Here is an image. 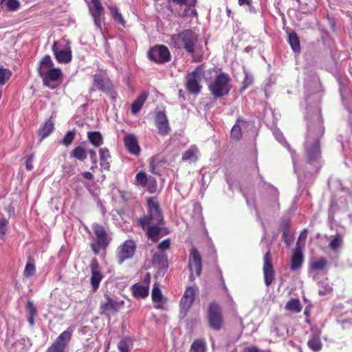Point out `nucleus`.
<instances>
[{"label": "nucleus", "instance_id": "32", "mask_svg": "<svg viewBox=\"0 0 352 352\" xmlns=\"http://www.w3.org/2000/svg\"><path fill=\"white\" fill-rule=\"evenodd\" d=\"M288 42L295 52H299L300 50V40L295 32H292L288 35Z\"/></svg>", "mask_w": 352, "mask_h": 352}, {"label": "nucleus", "instance_id": "55", "mask_svg": "<svg viewBox=\"0 0 352 352\" xmlns=\"http://www.w3.org/2000/svg\"><path fill=\"white\" fill-rule=\"evenodd\" d=\"M187 15H189L190 16L197 17L198 14H197V10L194 8V7L192 8H190V7H189L188 9H186L184 11L183 16H187Z\"/></svg>", "mask_w": 352, "mask_h": 352}, {"label": "nucleus", "instance_id": "22", "mask_svg": "<svg viewBox=\"0 0 352 352\" xmlns=\"http://www.w3.org/2000/svg\"><path fill=\"white\" fill-rule=\"evenodd\" d=\"M307 345L312 352H320L323 349V343L321 340V331L311 335L307 340Z\"/></svg>", "mask_w": 352, "mask_h": 352}, {"label": "nucleus", "instance_id": "27", "mask_svg": "<svg viewBox=\"0 0 352 352\" xmlns=\"http://www.w3.org/2000/svg\"><path fill=\"white\" fill-rule=\"evenodd\" d=\"M153 263L159 268L166 269L168 267L167 256L164 253H155L153 256Z\"/></svg>", "mask_w": 352, "mask_h": 352}, {"label": "nucleus", "instance_id": "43", "mask_svg": "<svg viewBox=\"0 0 352 352\" xmlns=\"http://www.w3.org/2000/svg\"><path fill=\"white\" fill-rule=\"evenodd\" d=\"M147 191L151 194L155 193L157 191V183L156 179L153 177H150L148 182L146 184Z\"/></svg>", "mask_w": 352, "mask_h": 352}, {"label": "nucleus", "instance_id": "12", "mask_svg": "<svg viewBox=\"0 0 352 352\" xmlns=\"http://www.w3.org/2000/svg\"><path fill=\"white\" fill-rule=\"evenodd\" d=\"M90 267L91 272L90 283L93 290L95 292L99 287L100 283L104 276L102 272L101 267L96 258L91 260Z\"/></svg>", "mask_w": 352, "mask_h": 352}, {"label": "nucleus", "instance_id": "19", "mask_svg": "<svg viewBox=\"0 0 352 352\" xmlns=\"http://www.w3.org/2000/svg\"><path fill=\"white\" fill-rule=\"evenodd\" d=\"M124 144L127 151L134 155H139L140 147L136 137L133 134H127L124 137Z\"/></svg>", "mask_w": 352, "mask_h": 352}, {"label": "nucleus", "instance_id": "20", "mask_svg": "<svg viewBox=\"0 0 352 352\" xmlns=\"http://www.w3.org/2000/svg\"><path fill=\"white\" fill-rule=\"evenodd\" d=\"M107 296V302H103L100 305L101 313L110 314L117 311L123 305V302H118L116 300Z\"/></svg>", "mask_w": 352, "mask_h": 352}, {"label": "nucleus", "instance_id": "50", "mask_svg": "<svg viewBox=\"0 0 352 352\" xmlns=\"http://www.w3.org/2000/svg\"><path fill=\"white\" fill-rule=\"evenodd\" d=\"M118 348L120 352H129V340L127 338H124L120 340L118 344Z\"/></svg>", "mask_w": 352, "mask_h": 352}, {"label": "nucleus", "instance_id": "15", "mask_svg": "<svg viewBox=\"0 0 352 352\" xmlns=\"http://www.w3.org/2000/svg\"><path fill=\"white\" fill-rule=\"evenodd\" d=\"M71 338V333L65 331L56 338L46 352H63Z\"/></svg>", "mask_w": 352, "mask_h": 352}, {"label": "nucleus", "instance_id": "49", "mask_svg": "<svg viewBox=\"0 0 352 352\" xmlns=\"http://www.w3.org/2000/svg\"><path fill=\"white\" fill-rule=\"evenodd\" d=\"M252 83H253L252 76L246 73L245 76L243 81V86L241 89V91L245 90L248 87H249L250 85H252Z\"/></svg>", "mask_w": 352, "mask_h": 352}, {"label": "nucleus", "instance_id": "2", "mask_svg": "<svg viewBox=\"0 0 352 352\" xmlns=\"http://www.w3.org/2000/svg\"><path fill=\"white\" fill-rule=\"evenodd\" d=\"M199 35L191 29H186L170 38V45L177 49H184L189 54H194Z\"/></svg>", "mask_w": 352, "mask_h": 352}, {"label": "nucleus", "instance_id": "39", "mask_svg": "<svg viewBox=\"0 0 352 352\" xmlns=\"http://www.w3.org/2000/svg\"><path fill=\"white\" fill-rule=\"evenodd\" d=\"M327 265V260L324 257H320L317 261L311 263V267L314 270H322Z\"/></svg>", "mask_w": 352, "mask_h": 352}, {"label": "nucleus", "instance_id": "48", "mask_svg": "<svg viewBox=\"0 0 352 352\" xmlns=\"http://www.w3.org/2000/svg\"><path fill=\"white\" fill-rule=\"evenodd\" d=\"M6 5L10 11H16L20 7V3L17 0H7Z\"/></svg>", "mask_w": 352, "mask_h": 352}, {"label": "nucleus", "instance_id": "24", "mask_svg": "<svg viewBox=\"0 0 352 352\" xmlns=\"http://www.w3.org/2000/svg\"><path fill=\"white\" fill-rule=\"evenodd\" d=\"M198 153L199 149L197 146L191 145L188 150L183 153L182 160L195 162L198 159Z\"/></svg>", "mask_w": 352, "mask_h": 352}, {"label": "nucleus", "instance_id": "45", "mask_svg": "<svg viewBox=\"0 0 352 352\" xmlns=\"http://www.w3.org/2000/svg\"><path fill=\"white\" fill-rule=\"evenodd\" d=\"M75 137V132L74 131H68L63 139L62 140L61 143L65 146H68L72 144Z\"/></svg>", "mask_w": 352, "mask_h": 352}, {"label": "nucleus", "instance_id": "63", "mask_svg": "<svg viewBox=\"0 0 352 352\" xmlns=\"http://www.w3.org/2000/svg\"><path fill=\"white\" fill-rule=\"evenodd\" d=\"M304 314L308 318L309 316V309L307 307L305 309Z\"/></svg>", "mask_w": 352, "mask_h": 352}, {"label": "nucleus", "instance_id": "60", "mask_svg": "<svg viewBox=\"0 0 352 352\" xmlns=\"http://www.w3.org/2000/svg\"><path fill=\"white\" fill-rule=\"evenodd\" d=\"M172 1L176 4L184 5L186 3L187 0H172ZM195 3L196 0H193V3L195 4Z\"/></svg>", "mask_w": 352, "mask_h": 352}, {"label": "nucleus", "instance_id": "35", "mask_svg": "<svg viewBox=\"0 0 352 352\" xmlns=\"http://www.w3.org/2000/svg\"><path fill=\"white\" fill-rule=\"evenodd\" d=\"M89 143L96 147H99L103 144V138L98 131L89 132Z\"/></svg>", "mask_w": 352, "mask_h": 352}, {"label": "nucleus", "instance_id": "36", "mask_svg": "<svg viewBox=\"0 0 352 352\" xmlns=\"http://www.w3.org/2000/svg\"><path fill=\"white\" fill-rule=\"evenodd\" d=\"M240 122H243L242 119L241 118H238L236 120V124H235L231 131H230V137L232 139L234 140H239L242 138V131H241V126H239V124L238 123H239Z\"/></svg>", "mask_w": 352, "mask_h": 352}, {"label": "nucleus", "instance_id": "16", "mask_svg": "<svg viewBox=\"0 0 352 352\" xmlns=\"http://www.w3.org/2000/svg\"><path fill=\"white\" fill-rule=\"evenodd\" d=\"M306 155L309 164H313L320 158V141L318 139L308 142L306 146Z\"/></svg>", "mask_w": 352, "mask_h": 352}, {"label": "nucleus", "instance_id": "17", "mask_svg": "<svg viewBox=\"0 0 352 352\" xmlns=\"http://www.w3.org/2000/svg\"><path fill=\"white\" fill-rule=\"evenodd\" d=\"M52 51L56 60L60 63H68L72 60V51L69 48L61 49L60 43L55 41L52 46Z\"/></svg>", "mask_w": 352, "mask_h": 352}, {"label": "nucleus", "instance_id": "42", "mask_svg": "<svg viewBox=\"0 0 352 352\" xmlns=\"http://www.w3.org/2000/svg\"><path fill=\"white\" fill-rule=\"evenodd\" d=\"M151 296L152 300L154 302H160L162 300L163 296L160 289L156 285V284L153 286Z\"/></svg>", "mask_w": 352, "mask_h": 352}, {"label": "nucleus", "instance_id": "10", "mask_svg": "<svg viewBox=\"0 0 352 352\" xmlns=\"http://www.w3.org/2000/svg\"><path fill=\"white\" fill-rule=\"evenodd\" d=\"M148 57L156 63H164L170 60V53L166 45H158L149 50Z\"/></svg>", "mask_w": 352, "mask_h": 352}, {"label": "nucleus", "instance_id": "52", "mask_svg": "<svg viewBox=\"0 0 352 352\" xmlns=\"http://www.w3.org/2000/svg\"><path fill=\"white\" fill-rule=\"evenodd\" d=\"M170 240L169 239H166L162 241L157 246V248L161 251H165L170 248Z\"/></svg>", "mask_w": 352, "mask_h": 352}, {"label": "nucleus", "instance_id": "57", "mask_svg": "<svg viewBox=\"0 0 352 352\" xmlns=\"http://www.w3.org/2000/svg\"><path fill=\"white\" fill-rule=\"evenodd\" d=\"M244 352H259V349L254 346H248L244 349Z\"/></svg>", "mask_w": 352, "mask_h": 352}, {"label": "nucleus", "instance_id": "31", "mask_svg": "<svg viewBox=\"0 0 352 352\" xmlns=\"http://www.w3.org/2000/svg\"><path fill=\"white\" fill-rule=\"evenodd\" d=\"M343 244V236L341 234L337 233L332 236L329 246L333 251H338Z\"/></svg>", "mask_w": 352, "mask_h": 352}, {"label": "nucleus", "instance_id": "14", "mask_svg": "<svg viewBox=\"0 0 352 352\" xmlns=\"http://www.w3.org/2000/svg\"><path fill=\"white\" fill-rule=\"evenodd\" d=\"M196 289L193 287H188L179 302L180 310L182 313L186 314V312L191 307L195 298Z\"/></svg>", "mask_w": 352, "mask_h": 352}, {"label": "nucleus", "instance_id": "58", "mask_svg": "<svg viewBox=\"0 0 352 352\" xmlns=\"http://www.w3.org/2000/svg\"><path fill=\"white\" fill-rule=\"evenodd\" d=\"M95 199H96V201L97 203V206L100 208L101 212L104 214V212H105V210H104V207L102 206V202L100 201H99L98 199V198H95Z\"/></svg>", "mask_w": 352, "mask_h": 352}, {"label": "nucleus", "instance_id": "3", "mask_svg": "<svg viewBox=\"0 0 352 352\" xmlns=\"http://www.w3.org/2000/svg\"><path fill=\"white\" fill-rule=\"evenodd\" d=\"M94 232V243L91 244V248L94 253L97 255L100 250H105L111 241V237L109 235L104 226L98 223L92 226Z\"/></svg>", "mask_w": 352, "mask_h": 352}, {"label": "nucleus", "instance_id": "64", "mask_svg": "<svg viewBox=\"0 0 352 352\" xmlns=\"http://www.w3.org/2000/svg\"><path fill=\"white\" fill-rule=\"evenodd\" d=\"M249 6L250 12L254 13L255 12L254 8L251 5V3H250V6Z\"/></svg>", "mask_w": 352, "mask_h": 352}, {"label": "nucleus", "instance_id": "37", "mask_svg": "<svg viewBox=\"0 0 352 352\" xmlns=\"http://www.w3.org/2000/svg\"><path fill=\"white\" fill-rule=\"evenodd\" d=\"M148 179L146 173L140 171L135 177L134 184L137 186L145 187L148 182Z\"/></svg>", "mask_w": 352, "mask_h": 352}, {"label": "nucleus", "instance_id": "62", "mask_svg": "<svg viewBox=\"0 0 352 352\" xmlns=\"http://www.w3.org/2000/svg\"><path fill=\"white\" fill-rule=\"evenodd\" d=\"M34 316H32V315H30L28 320V322L31 324V325H33L34 324Z\"/></svg>", "mask_w": 352, "mask_h": 352}, {"label": "nucleus", "instance_id": "8", "mask_svg": "<svg viewBox=\"0 0 352 352\" xmlns=\"http://www.w3.org/2000/svg\"><path fill=\"white\" fill-rule=\"evenodd\" d=\"M136 244L133 240L128 239L124 241L116 250L118 263L121 265L125 261L131 259L135 254Z\"/></svg>", "mask_w": 352, "mask_h": 352}, {"label": "nucleus", "instance_id": "28", "mask_svg": "<svg viewBox=\"0 0 352 352\" xmlns=\"http://www.w3.org/2000/svg\"><path fill=\"white\" fill-rule=\"evenodd\" d=\"M53 61L49 55L45 56L40 62L39 74L41 75H45V73L50 69H53Z\"/></svg>", "mask_w": 352, "mask_h": 352}, {"label": "nucleus", "instance_id": "47", "mask_svg": "<svg viewBox=\"0 0 352 352\" xmlns=\"http://www.w3.org/2000/svg\"><path fill=\"white\" fill-rule=\"evenodd\" d=\"M8 221L5 218L0 219V239H3L7 230Z\"/></svg>", "mask_w": 352, "mask_h": 352}, {"label": "nucleus", "instance_id": "46", "mask_svg": "<svg viewBox=\"0 0 352 352\" xmlns=\"http://www.w3.org/2000/svg\"><path fill=\"white\" fill-rule=\"evenodd\" d=\"M36 272V268L34 264L28 263L25 265L23 274L25 277L32 276Z\"/></svg>", "mask_w": 352, "mask_h": 352}, {"label": "nucleus", "instance_id": "34", "mask_svg": "<svg viewBox=\"0 0 352 352\" xmlns=\"http://www.w3.org/2000/svg\"><path fill=\"white\" fill-rule=\"evenodd\" d=\"M133 294L137 298H146L148 294V287L141 285H134L133 286Z\"/></svg>", "mask_w": 352, "mask_h": 352}, {"label": "nucleus", "instance_id": "18", "mask_svg": "<svg viewBox=\"0 0 352 352\" xmlns=\"http://www.w3.org/2000/svg\"><path fill=\"white\" fill-rule=\"evenodd\" d=\"M155 122L160 135L165 136L169 133L170 128L164 111H158L156 113Z\"/></svg>", "mask_w": 352, "mask_h": 352}, {"label": "nucleus", "instance_id": "26", "mask_svg": "<svg viewBox=\"0 0 352 352\" xmlns=\"http://www.w3.org/2000/svg\"><path fill=\"white\" fill-rule=\"evenodd\" d=\"M146 98L147 94L143 93L133 101L131 106V112L132 114L135 115L140 111Z\"/></svg>", "mask_w": 352, "mask_h": 352}, {"label": "nucleus", "instance_id": "33", "mask_svg": "<svg viewBox=\"0 0 352 352\" xmlns=\"http://www.w3.org/2000/svg\"><path fill=\"white\" fill-rule=\"evenodd\" d=\"M206 344L204 340L197 339L193 341L189 352H206Z\"/></svg>", "mask_w": 352, "mask_h": 352}, {"label": "nucleus", "instance_id": "53", "mask_svg": "<svg viewBox=\"0 0 352 352\" xmlns=\"http://www.w3.org/2000/svg\"><path fill=\"white\" fill-rule=\"evenodd\" d=\"M89 157L93 163V165L90 167V168L94 172L95 169L98 168L97 160H96V152H94L93 151H90V150L89 151Z\"/></svg>", "mask_w": 352, "mask_h": 352}, {"label": "nucleus", "instance_id": "5", "mask_svg": "<svg viewBox=\"0 0 352 352\" xmlns=\"http://www.w3.org/2000/svg\"><path fill=\"white\" fill-rule=\"evenodd\" d=\"M204 75V72L200 66L196 67L192 72L187 73L185 76V87L188 92L193 95L201 93L202 89L201 82Z\"/></svg>", "mask_w": 352, "mask_h": 352}, {"label": "nucleus", "instance_id": "44", "mask_svg": "<svg viewBox=\"0 0 352 352\" xmlns=\"http://www.w3.org/2000/svg\"><path fill=\"white\" fill-rule=\"evenodd\" d=\"M72 155L80 160H83L87 157L85 150L81 146L76 147L72 153Z\"/></svg>", "mask_w": 352, "mask_h": 352}, {"label": "nucleus", "instance_id": "4", "mask_svg": "<svg viewBox=\"0 0 352 352\" xmlns=\"http://www.w3.org/2000/svg\"><path fill=\"white\" fill-rule=\"evenodd\" d=\"M94 85L100 91L104 92L112 99L116 98V93L114 91L113 84L107 76L106 70L98 68V72L93 75Z\"/></svg>", "mask_w": 352, "mask_h": 352}, {"label": "nucleus", "instance_id": "56", "mask_svg": "<svg viewBox=\"0 0 352 352\" xmlns=\"http://www.w3.org/2000/svg\"><path fill=\"white\" fill-rule=\"evenodd\" d=\"M33 159L34 156H30L25 162V167L28 170H31L33 168Z\"/></svg>", "mask_w": 352, "mask_h": 352}, {"label": "nucleus", "instance_id": "9", "mask_svg": "<svg viewBox=\"0 0 352 352\" xmlns=\"http://www.w3.org/2000/svg\"><path fill=\"white\" fill-rule=\"evenodd\" d=\"M89 13L96 27L101 30L102 25L105 19V12L100 0H91L89 3Z\"/></svg>", "mask_w": 352, "mask_h": 352}, {"label": "nucleus", "instance_id": "23", "mask_svg": "<svg viewBox=\"0 0 352 352\" xmlns=\"http://www.w3.org/2000/svg\"><path fill=\"white\" fill-rule=\"evenodd\" d=\"M62 75L61 70L58 68H53L48 70L45 73V75H41L43 79V82L45 85L50 86V81L58 80Z\"/></svg>", "mask_w": 352, "mask_h": 352}, {"label": "nucleus", "instance_id": "41", "mask_svg": "<svg viewBox=\"0 0 352 352\" xmlns=\"http://www.w3.org/2000/svg\"><path fill=\"white\" fill-rule=\"evenodd\" d=\"M12 72L10 69L0 67V85H4L11 77Z\"/></svg>", "mask_w": 352, "mask_h": 352}, {"label": "nucleus", "instance_id": "38", "mask_svg": "<svg viewBox=\"0 0 352 352\" xmlns=\"http://www.w3.org/2000/svg\"><path fill=\"white\" fill-rule=\"evenodd\" d=\"M54 129V123L52 120H47L39 131V135L42 139L46 138Z\"/></svg>", "mask_w": 352, "mask_h": 352}, {"label": "nucleus", "instance_id": "54", "mask_svg": "<svg viewBox=\"0 0 352 352\" xmlns=\"http://www.w3.org/2000/svg\"><path fill=\"white\" fill-rule=\"evenodd\" d=\"M26 309L29 312L30 315L36 316V309L34 305V303L32 301H28L26 305Z\"/></svg>", "mask_w": 352, "mask_h": 352}, {"label": "nucleus", "instance_id": "51", "mask_svg": "<svg viewBox=\"0 0 352 352\" xmlns=\"http://www.w3.org/2000/svg\"><path fill=\"white\" fill-rule=\"evenodd\" d=\"M280 230L283 234H289V228H290V220L289 219H286L283 221L280 224Z\"/></svg>", "mask_w": 352, "mask_h": 352}, {"label": "nucleus", "instance_id": "13", "mask_svg": "<svg viewBox=\"0 0 352 352\" xmlns=\"http://www.w3.org/2000/svg\"><path fill=\"white\" fill-rule=\"evenodd\" d=\"M263 270L265 283L266 286L269 287L272 285L274 279V270L271 261V254L270 250H268L264 256Z\"/></svg>", "mask_w": 352, "mask_h": 352}, {"label": "nucleus", "instance_id": "59", "mask_svg": "<svg viewBox=\"0 0 352 352\" xmlns=\"http://www.w3.org/2000/svg\"><path fill=\"white\" fill-rule=\"evenodd\" d=\"M289 234H283V232H282V238H283V240L284 241V242L287 245H289L290 244V240L289 239Z\"/></svg>", "mask_w": 352, "mask_h": 352}, {"label": "nucleus", "instance_id": "40", "mask_svg": "<svg viewBox=\"0 0 352 352\" xmlns=\"http://www.w3.org/2000/svg\"><path fill=\"white\" fill-rule=\"evenodd\" d=\"M110 10H111V13L113 19L116 21H117L119 24L122 25V26H125L126 22H125L122 14L118 11V8H111Z\"/></svg>", "mask_w": 352, "mask_h": 352}, {"label": "nucleus", "instance_id": "25", "mask_svg": "<svg viewBox=\"0 0 352 352\" xmlns=\"http://www.w3.org/2000/svg\"><path fill=\"white\" fill-rule=\"evenodd\" d=\"M166 163V160L165 159L159 160L157 157H153L151 158L149 162L148 170L154 175H160L161 173L159 167L160 165Z\"/></svg>", "mask_w": 352, "mask_h": 352}, {"label": "nucleus", "instance_id": "21", "mask_svg": "<svg viewBox=\"0 0 352 352\" xmlns=\"http://www.w3.org/2000/svg\"><path fill=\"white\" fill-rule=\"evenodd\" d=\"M304 260L303 254L301 248L298 244L294 250L291 258L290 269L293 271L300 269Z\"/></svg>", "mask_w": 352, "mask_h": 352}, {"label": "nucleus", "instance_id": "1", "mask_svg": "<svg viewBox=\"0 0 352 352\" xmlns=\"http://www.w3.org/2000/svg\"><path fill=\"white\" fill-rule=\"evenodd\" d=\"M148 214L138 219V225L144 230L146 228V235L153 242H157L161 232L167 234L169 231L164 228V221L162 210L157 197H151L146 200Z\"/></svg>", "mask_w": 352, "mask_h": 352}, {"label": "nucleus", "instance_id": "61", "mask_svg": "<svg viewBox=\"0 0 352 352\" xmlns=\"http://www.w3.org/2000/svg\"><path fill=\"white\" fill-rule=\"evenodd\" d=\"M252 0H238V3L239 6H244L248 5L250 6V3H251Z\"/></svg>", "mask_w": 352, "mask_h": 352}, {"label": "nucleus", "instance_id": "11", "mask_svg": "<svg viewBox=\"0 0 352 352\" xmlns=\"http://www.w3.org/2000/svg\"><path fill=\"white\" fill-rule=\"evenodd\" d=\"M188 268L191 273L190 278L193 276V272H195L197 276H199L201 273V257L199 251L195 248L190 250Z\"/></svg>", "mask_w": 352, "mask_h": 352}, {"label": "nucleus", "instance_id": "6", "mask_svg": "<svg viewBox=\"0 0 352 352\" xmlns=\"http://www.w3.org/2000/svg\"><path fill=\"white\" fill-rule=\"evenodd\" d=\"M230 78L226 73L218 74L212 83L209 85V90L214 98H221L228 94L231 89Z\"/></svg>", "mask_w": 352, "mask_h": 352}, {"label": "nucleus", "instance_id": "29", "mask_svg": "<svg viewBox=\"0 0 352 352\" xmlns=\"http://www.w3.org/2000/svg\"><path fill=\"white\" fill-rule=\"evenodd\" d=\"M285 308L289 311L297 314L301 311L302 305L299 299L292 298L286 303Z\"/></svg>", "mask_w": 352, "mask_h": 352}, {"label": "nucleus", "instance_id": "30", "mask_svg": "<svg viewBox=\"0 0 352 352\" xmlns=\"http://www.w3.org/2000/svg\"><path fill=\"white\" fill-rule=\"evenodd\" d=\"M100 164L102 168L104 169H109V159L110 158V153L108 148H100Z\"/></svg>", "mask_w": 352, "mask_h": 352}, {"label": "nucleus", "instance_id": "7", "mask_svg": "<svg viewBox=\"0 0 352 352\" xmlns=\"http://www.w3.org/2000/svg\"><path fill=\"white\" fill-rule=\"evenodd\" d=\"M207 316L209 327L214 330L219 331L223 327V317L220 305L214 302H211L208 307Z\"/></svg>", "mask_w": 352, "mask_h": 352}]
</instances>
